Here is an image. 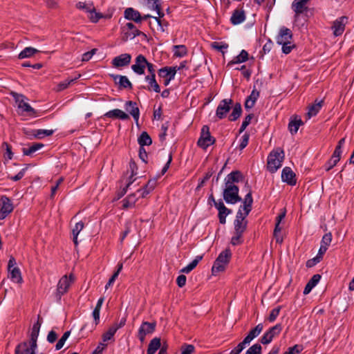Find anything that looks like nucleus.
I'll list each match as a JSON object with an SVG mask.
<instances>
[{
  "label": "nucleus",
  "mask_w": 354,
  "mask_h": 354,
  "mask_svg": "<svg viewBox=\"0 0 354 354\" xmlns=\"http://www.w3.org/2000/svg\"><path fill=\"white\" fill-rule=\"evenodd\" d=\"M248 344L243 340L234 349L231 351L230 354H239Z\"/></svg>",
  "instance_id": "nucleus-59"
},
{
  "label": "nucleus",
  "mask_w": 354,
  "mask_h": 354,
  "mask_svg": "<svg viewBox=\"0 0 354 354\" xmlns=\"http://www.w3.org/2000/svg\"><path fill=\"white\" fill-rule=\"evenodd\" d=\"M248 215L242 212L241 209H239L236 213V219L234 220V232L236 234H243L247 228L248 221L245 218Z\"/></svg>",
  "instance_id": "nucleus-7"
},
{
  "label": "nucleus",
  "mask_w": 354,
  "mask_h": 354,
  "mask_svg": "<svg viewBox=\"0 0 354 354\" xmlns=\"http://www.w3.org/2000/svg\"><path fill=\"white\" fill-rule=\"evenodd\" d=\"M156 185V179H151L142 189L138 190L140 193L142 198H145L150 192H151Z\"/></svg>",
  "instance_id": "nucleus-30"
},
{
  "label": "nucleus",
  "mask_w": 354,
  "mask_h": 354,
  "mask_svg": "<svg viewBox=\"0 0 354 354\" xmlns=\"http://www.w3.org/2000/svg\"><path fill=\"white\" fill-rule=\"evenodd\" d=\"M282 330V326L280 324H277L275 326L270 328L268 331V334L273 339L277 336Z\"/></svg>",
  "instance_id": "nucleus-48"
},
{
  "label": "nucleus",
  "mask_w": 354,
  "mask_h": 354,
  "mask_svg": "<svg viewBox=\"0 0 354 354\" xmlns=\"http://www.w3.org/2000/svg\"><path fill=\"white\" fill-rule=\"evenodd\" d=\"M215 207L218 211L220 223L225 224L226 222V216L232 212V210L227 208L221 200H219L218 203H215Z\"/></svg>",
  "instance_id": "nucleus-19"
},
{
  "label": "nucleus",
  "mask_w": 354,
  "mask_h": 354,
  "mask_svg": "<svg viewBox=\"0 0 354 354\" xmlns=\"http://www.w3.org/2000/svg\"><path fill=\"white\" fill-rule=\"evenodd\" d=\"M125 109L132 115L136 122L138 124L140 111L137 104L132 101H127L125 104Z\"/></svg>",
  "instance_id": "nucleus-23"
},
{
  "label": "nucleus",
  "mask_w": 354,
  "mask_h": 354,
  "mask_svg": "<svg viewBox=\"0 0 354 354\" xmlns=\"http://www.w3.org/2000/svg\"><path fill=\"white\" fill-rule=\"evenodd\" d=\"M212 47L221 53H222L223 55L225 54V50H226L228 48V44L223 42H213L212 44Z\"/></svg>",
  "instance_id": "nucleus-52"
},
{
  "label": "nucleus",
  "mask_w": 354,
  "mask_h": 354,
  "mask_svg": "<svg viewBox=\"0 0 354 354\" xmlns=\"http://www.w3.org/2000/svg\"><path fill=\"white\" fill-rule=\"evenodd\" d=\"M252 202L253 199L252 197V192L250 190L244 198L243 207H241L240 208H243L242 212L245 214V215H248L251 211Z\"/></svg>",
  "instance_id": "nucleus-28"
},
{
  "label": "nucleus",
  "mask_w": 354,
  "mask_h": 354,
  "mask_svg": "<svg viewBox=\"0 0 354 354\" xmlns=\"http://www.w3.org/2000/svg\"><path fill=\"white\" fill-rule=\"evenodd\" d=\"M117 330H117V328L115 327V326H113V325L111 326L109 328V330L103 334V335H102L103 342H107L109 340H111L113 337V336Z\"/></svg>",
  "instance_id": "nucleus-47"
},
{
  "label": "nucleus",
  "mask_w": 354,
  "mask_h": 354,
  "mask_svg": "<svg viewBox=\"0 0 354 354\" xmlns=\"http://www.w3.org/2000/svg\"><path fill=\"white\" fill-rule=\"evenodd\" d=\"M347 21L348 18L346 17H341L333 22L332 29L335 36L337 37L343 34Z\"/></svg>",
  "instance_id": "nucleus-16"
},
{
  "label": "nucleus",
  "mask_w": 354,
  "mask_h": 354,
  "mask_svg": "<svg viewBox=\"0 0 354 354\" xmlns=\"http://www.w3.org/2000/svg\"><path fill=\"white\" fill-rule=\"evenodd\" d=\"M301 351V346L299 345H295L292 347H290L287 351L283 354H296L299 353Z\"/></svg>",
  "instance_id": "nucleus-64"
},
{
  "label": "nucleus",
  "mask_w": 354,
  "mask_h": 354,
  "mask_svg": "<svg viewBox=\"0 0 354 354\" xmlns=\"http://www.w3.org/2000/svg\"><path fill=\"white\" fill-rule=\"evenodd\" d=\"M249 141V134L245 133L241 139V143L239 145L240 150H243L248 144Z\"/></svg>",
  "instance_id": "nucleus-62"
},
{
  "label": "nucleus",
  "mask_w": 354,
  "mask_h": 354,
  "mask_svg": "<svg viewBox=\"0 0 354 354\" xmlns=\"http://www.w3.org/2000/svg\"><path fill=\"white\" fill-rule=\"evenodd\" d=\"M8 271L10 273V278L14 282L21 283L22 277L21 275V272L18 268H13Z\"/></svg>",
  "instance_id": "nucleus-45"
},
{
  "label": "nucleus",
  "mask_w": 354,
  "mask_h": 354,
  "mask_svg": "<svg viewBox=\"0 0 354 354\" xmlns=\"http://www.w3.org/2000/svg\"><path fill=\"white\" fill-rule=\"evenodd\" d=\"M259 96V93L257 90H252L250 96L245 100V108L246 109H250L252 108L255 104L256 100Z\"/></svg>",
  "instance_id": "nucleus-32"
},
{
  "label": "nucleus",
  "mask_w": 354,
  "mask_h": 354,
  "mask_svg": "<svg viewBox=\"0 0 354 354\" xmlns=\"http://www.w3.org/2000/svg\"><path fill=\"white\" fill-rule=\"evenodd\" d=\"M281 308V306H277V308H274L271 310L270 314L268 318L269 322H273L277 319V317L279 315Z\"/></svg>",
  "instance_id": "nucleus-55"
},
{
  "label": "nucleus",
  "mask_w": 354,
  "mask_h": 354,
  "mask_svg": "<svg viewBox=\"0 0 354 354\" xmlns=\"http://www.w3.org/2000/svg\"><path fill=\"white\" fill-rule=\"evenodd\" d=\"M174 55L178 57H183L185 56L187 53V50L185 46L184 45H176L174 46Z\"/></svg>",
  "instance_id": "nucleus-42"
},
{
  "label": "nucleus",
  "mask_w": 354,
  "mask_h": 354,
  "mask_svg": "<svg viewBox=\"0 0 354 354\" xmlns=\"http://www.w3.org/2000/svg\"><path fill=\"white\" fill-rule=\"evenodd\" d=\"M137 201L136 194L129 195L126 198L122 201L123 208L127 209L133 207Z\"/></svg>",
  "instance_id": "nucleus-43"
},
{
  "label": "nucleus",
  "mask_w": 354,
  "mask_h": 354,
  "mask_svg": "<svg viewBox=\"0 0 354 354\" xmlns=\"http://www.w3.org/2000/svg\"><path fill=\"white\" fill-rule=\"evenodd\" d=\"M104 117L109 118H119L123 120L129 119V116L127 113L118 109H113L106 112L104 114Z\"/></svg>",
  "instance_id": "nucleus-25"
},
{
  "label": "nucleus",
  "mask_w": 354,
  "mask_h": 354,
  "mask_svg": "<svg viewBox=\"0 0 354 354\" xmlns=\"http://www.w3.org/2000/svg\"><path fill=\"white\" fill-rule=\"evenodd\" d=\"M239 187L235 185H225L223 190V198L227 203L235 204L242 201L239 196Z\"/></svg>",
  "instance_id": "nucleus-4"
},
{
  "label": "nucleus",
  "mask_w": 354,
  "mask_h": 354,
  "mask_svg": "<svg viewBox=\"0 0 354 354\" xmlns=\"http://www.w3.org/2000/svg\"><path fill=\"white\" fill-rule=\"evenodd\" d=\"M54 133V130L35 129L32 131V136L37 139H41L50 136Z\"/></svg>",
  "instance_id": "nucleus-37"
},
{
  "label": "nucleus",
  "mask_w": 354,
  "mask_h": 354,
  "mask_svg": "<svg viewBox=\"0 0 354 354\" xmlns=\"http://www.w3.org/2000/svg\"><path fill=\"white\" fill-rule=\"evenodd\" d=\"M124 18L133 21L136 23H141L142 17L140 13L133 8H128L124 12Z\"/></svg>",
  "instance_id": "nucleus-22"
},
{
  "label": "nucleus",
  "mask_w": 354,
  "mask_h": 354,
  "mask_svg": "<svg viewBox=\"0 0 354 354\" xmlns=\"http://www.w3.org/2000/svg\"><path fill=\"white\" fill-rule=\"evenodd\" d=\"M262 347L259 344H255L250 347L245 354H261Z\"/></svg>",
  "instance_id": "nucleus-54"
},
{
  "label": "nucleus",
  "mask_w": 354,
  "mask_h": 354,
  "mask_svg": "<svg viewBox=\"0 0 354 354\" xmlns=\"http://www.w3.org/2000/svg\"><path fill=\"white\" fill-rule=\"evenodd\" d=\"M44 147V145L41 143H33L28 148H23V153L25 156H30L35 151L39 150Z\"/></svg>",
  "instance_id": "nucleus-38"
},
{
  "label": "nucleus",
  "mask_w": 354,
  "mask_h": 354,
  "mask_svg": "<svg viewBox=\"0 0 354 354\" xmlns=\"http://www.w3.org/2000/svg\"><path fill=\"white\" fill-rule=\"evenodd\" d=\"M321 260L322 259L319 258V257L316 256L315 257L310 259L306 261V267L307 268H313L316 264L319 263L321 261Z\"/></svg>",
  "instance_id": "nucleus-63"
},
{
  "label": "nucleus",
  "mask_w": 354,
  "mask_h": 354,
  "mask_svg": "<svg viewBox=\"0 0 354 354\" xmlns=\"http://www.w3.org/2000/svg\"><path fill=\"white\" fill-rule=\"evenodd\" d=\"M148 4L152 10H154L157 12L158 17H153V19L158 23L161 31L164 32L165 30V26H167V24H163L162 21L160 20V17L164 16V13L161 10V0H149Z\"/></svg>",
  "instance_id": "nucleus-10"
},
{
  "label": "nucleus",
  "mask_w": 354,
  "mask_h": 354,
  "mask_svg": "<svg viewBox=\"0 0 354 354\" xmlns=\"http://www.w3.org/2000/svg\"><path fill=\"white\" fill-rule=\"evenodd\" d=\"M202 259H203V256H201V255L196 256V258L190 263H189L187 266L184 267L180 270V272L187 273V274L190 272L192 270H193L196 267V266L198 265V263Z\"/></svg>",
  "instance_id": "nucleus-36"
},
{
  "label": "nucleus",
  "mask_w": 354,
  "mask_h": 354,
  "mask_svg": "<svg viewBox=\"0 0 354 354\" xmlns=\"http://www.w3.org/2000/svg\"><path fill=\"white\" fill-rule=\"evenodd\" d=\"M14 209L11 200L6 196H1L0 199V219L3 220L10 214Z\"/></svg>",
  "instance_id": "nucleus-9"
},
{
  "label": "nucleus",
  "mask_w": 354,
  "mask_h": 354,
  "mask_svg": "<svg viewBox=\"0 0 354 354\" xmlns=\"http://www.w3.org/2000/svg\"><path fill=\"white\" fill-rule=\"evenodd\" d=\"M40 52V50L32 48V47H26L21 53L19 54L18 57L19 59H25L28 58L33 56L35 53Z\"/></svg>",
  "instance_id": "nucleus-34"
},
{
  "label": "nucleus",
  "mask_w": 354,
  "mask_h": 354,
  "mask_svg": "<svg viewBox=\"0 0 354 354\" xmlns=\"http://www.w3.org/2000/svg\"><path fill=\"white\" fill-rule=\"evenodd\" d=\"M42 323V318L38 315L37 322L32 326L30 339L28 342L32 343L34 346L37 345V338L39 334L40 327Z\"/></svg>",
  "instance_id": "nucleus-20"
},
{
  "label": "nucleus",
  "mask_w": 354,
  "mask_h": 354,
  "mask_svg": "<svg viewBox=\"0 0 354 354\" xmlns=\"http://www.w3.org/2000/svg\"><path fill=\"white\" fill-rule=\"evenodd\" d=\"M77 79V77H75V78H71V79L68 78V79L63 80L59 84V88H66L68 86H74L76 82L75 81Z\"/></svg>",
  "instance_id": "nucleus-50"
},
{
  "label": "nucleus",
  "mask_w": 354,
  "mask_h": 354,
  "mask_svg": "<svg viewBox=\"0 0 354 354\" xmlns=\"http://www.w3.org/2000/svg\"><path fill=\"white\" fill-rule=\"evenodd\" d=\"M176 73V66L162 67L158 71V81L160 83H162L163 86H167L174 79Z\"/></svg>",
  "instance_id": "nucleus-3"
},
{
  "label": "nucleus",
  "mask_w": 354,
  "mask_h": 354,
  "mask_svg": "<svg viewBox=\"0 0 354 354\" xmlns=\"http://www.w3.org/2000/svg\"><path fill=\"white\" fill-rule=\"evenodd\" d=\"M232 100L230 98L224 99L221 101L216 111V115L218 119H223L232 107Z\"/></svg>",
  "instance_id": "nucleus-14"
},
{
  "label": "nucleus",
  "mask_w": 354,
  "mask_h": 354,
  "mask_svg": "<svg viewBox=\"0 0 354 354\" xmlns=\"http://www.w3.org/2000/svg\"><path fill=\"white\" fill-rule=\"evenodd\" d=\"M243 178L239 171H234L229 174L225 178V185H234V183L239 182Z\"/></svg>",
  "instance_id": "nucleus-27"
},
{
  "label": "nucleus",
  "mask_w": 354,
  "mask_h": 354,
  "mask_svg": "<svg viewBox=\"0 0 354 354\" xmlns=\"http://www.w3.org/2000/svg\"><path fill=\"white\" fill-rule=\"evenodd\" d=\"M147 68L149 75L145 77V81L148 83L149 86L151 88H160V85L156 79V66L153 64L147 61Z\"/></svg>",
  "instance_id": "nucleus-12"
},
{
  "label": "nucleus",
  "mask_w": 354,
  "mask_h": 354,
  "mask_svg": "<svg viewBox=\"0 0 354 354\" xmlns=\"http://www.w3.org/2000/svg\"><path fill=\"white\" fill-rule=\"evenodd\" d=\"M310 0H294L291 4V8L295 12L294 15V24L297 26L300 24L301 19L304 22L306 21V13L308 11L307 3Z\"/></svg>",
  "instance_id": "nucleus-1"
},
{
  "label": "nucleus",
  "mask_w": 354,
  "mask_h": 354,
  "mask_svg": "<svg viewBox=\"0 0 354 354\" xmlns=\"http://www.w3.org/2000/svg\"><path fill=\"white\" fill-rule=\"evenodd\" d=\"M245 20V11L243 9L235 10L230 18V21L233 25H238Z\"/></svg>",
  "instance_id": "nucleus-24"
},
{
  "label": "nucleus",
  "mask_w": 354,
  "mask_h": 354,
  "mask_svg": "<svg viewBox=\"0 0 354 354\" xmlns=\"http://www.w3.org/2000/svg\"><path fill=\"white\" fill-rule=\"evenodd\" d=\"M73 281L74 278L72 275H70L69 277H68L66 275H64L60 279V280L58 282L57 288V295L59 298L61 297L62 295H63L68 291L70 286Z\"/></svg>",
  "instance_id": "nucleus-13"
},
{
  "label": "nucleus",
  "mask_w": 354,
  "mask_h": 354,
  "mask_svg": "<svg viewBox=\"0 0 354 354\" xmlns=\"http://www.w3.org/2000/svg\"><path fill=\"white\" fill-rule=\"evenodd\" d=\"M12 95L15 98L16 102L18 103L19 108L22 109L24 111L28 112L31 114H35V111L27 102L24 101L25 97L23 95L18 94L17 93L11 92Z\"/></svg>",
  "instance_id": "nucleus-17"
},
{
  "label": "nucleus",
  "mask_w": 354,
  "mask_h": 354,
  "mask_svg": "<svg viewBox=\"0 0 354 354\" xmlns=\"http://www.w3.org/2000/svg\"><path fill=\"white\" fill-rule=\"evenodd\" d=\"M146 66H147L146 57L142 55H139L135 59V64L131 66V69L135 73L142 75L145 73Z\"/></svg>",
  "instance_id": "nucleus-15"
},
{
  "label": "nucleus",
  "mask_w": 354,
  "mask_h": 354,
  "mask_svg": "<svg viewBox=\"0 0 354 354\" xmlns=\"http://www.w3.org/2000/svg\"><path fill=\"white\" fill-rule=\"evenodd\" d=\"M292 39V31L285 27L280 28L278 35L276 37V42L279 44H291Z\"/></svg>",
  "instance_id": "nucleus-11"
},
{
  "label": "nucleus",
  "mask_w": 354,
  "mask_h": 354,
  "mask_svg": "<svg viewBox=\"0 0 354 354\" xmlns=\"http://www.w3.org/2000/svg\"><path fill=\"white\" fill-rule=\"evenodd\" d=\"M122 31L124 34L123 39L127 41L128 39H133L136 36H142L144 39H147V35L144 32L140 31L131 22L127 23L122 27Z\"/></svg>",
  "instance_id": "nucleus-5"
},
{
  "label": "nucleus",
  "mask_w": 354,
  "mask_h": 354,
  "mask_svg": "<svg viewBox=\"0 0 354 354\" xmlns=\"http://www.w3.org/2000/svg\"><path fill=\"white\" fill-rule=\"evenodd\" d=\"M84 223L82 221H80L75 224V227L73 229V240L75 245L78 244L77 242V236L79 233L83 230L84 228Z\"/></svg>",
  "instance_id": "nucleus-44"
},
{
  "label": "nucleus",
  "mask_w": 354,
  "mask_h": 354,
  "mask_svg": "<svg viewBox=\"0 0 354 354\" xmlns=\"http://www.w3.org/2000/svg\"><path fill=\"white\" fill-rule=\"evenodd\" d=\"M140 147L149 146L152 143V140L147 132L143 131L138 139Z\"/></svg>",
  "instance_id": "nucleus-35"
},
{
  "label": "nucleus",
  "mask_w": 354,
  "mask_h": 354,
  "mask_svg": "<svg viewBox=\"0 0 354 354\" xmlns=\"http://www.w3.org/2000/svg\"><path fill=\"white\" fill-rule=\"evenodd\" d=\"M131 60V56L129 53L121 54L112 60V65L115 68H122L128 66Z\"/></svg>",
  "instance_id": "nucleus-18"
},
{
  "label": "nucleus",
  "mask_w": 354,
  "mask_h": 354,
  "mask_svg": "<svg viewBox=\"0 0 354 354\" xmlns=\"http://www.w3.org/2000/svg\"><path fill=\"white\" fill-rule=\"evenodd\" d=\"M248 59V53L246 50H242L240 54L236 56L231 64H238L245 62Z\"/></svg>",
  "instance_id": "nucleus-46"
},
{
  "label": "nucleus",
  "mask_w": 354,
  "mask_h": 354,
  "mask_svg": "<svg viewBox=\"0 0 354 354\" xmlns=\"http://www.w3.org/2000/svg\"><path fill=\"white\" fill-rule=\"evenodd\" d=\"M263 326L262 324H259L253 329H252L248 335L244 338L243 341L248 345L252 339L259 336L263 330Z\"/></svg>",
  "instance_id": "nucleus-26"
},
{
  "label": "nucleus",
  "mask_w": 354,
  "mask_h": 354,
  "mask_svg": "<svg viewBox=\"0 0 354 354\" xmlns=\"http://www.w3.org/2000/svg\"><path fill=\"white\" fill-rule=\"evenodd\" d=\"M215 141V138L210 135L209 127L207 125L203 126L201 129V136L197 142L198 145L203 149H206L209 146L213 145Z\"/></svg>",
  "instance_id": "nucleus-6"
},
{
  "label": "nucleus",
  "mask_w": 354,
  "mask_h": 354,
  "mask_svg": "<svg viewBox=\"0 0 354 354\" xmlns=\"http://www.w3.org/2000/svg\"><path fill=\"white\" fill-rule=\"evenodd\" d=\"M161 346L160 338L155 337L152 339L149 344L147 353V354H155L158 349Z\"/></svg>",
  "instance_id": "nucleus-31"
},
{
  "label": "nucleus",
  "mask_w": 354,
  "mask_h": 354,
  "mask_svg": "<svg viewBox=\"0 0 354 354\" xmlns=\"http://www.w3.org/2000/svg\"><path fill=\"white\" fill-rule=\"evenodd\" d=\"M76 8L80 10H84L86 12L94 10V6L93 5V3L86 4L81 1L78 2L76 4Z\"/></svg>",
  "instance_id": "nucleus-51"
},
{
  "label": "nucleus",
  "mask_w": 354,
  "mask_h": 354,
  "mask_svg": "<svg viewBox=\"0 0 354 354\" xmlns=\"http://www.w3.org/2000/svg\"><path fill=\"white\" fill-rule=\"evenodd\" d=\"M113 80L115 84L123 87L124 88H131L132 84L126 76L123 75H113Z\"/></svg>",
  "instance_id": "nucleus-29"
},
{
  "label": "nucleus",
  "mask_w": 354,
  "mask_h": 354,
  "mask_svg": "<svg viewBox=\"0 0 354 354\" xmlns=\"http://www.w3.org/2000/svg\"><path fill=\"white\" fill-rule=\"evenodd\" d=\"M194 351V346L192 344H185L181 346L180 354H192Z\"/></svg>",
  "instance_id": "nucleus-61"
},
{
  "label": "nucleus",
  "mask_w": 354,
  "mask_h": 354,
  "mask_svg": "<svg viewBox=\"0 0 354 354\" xmlns=\"http://www.w3.org/2000/svg\"><path fill=\"white\" fill-rule=\"evenodd\" d=\"M284 158V152L281 149L272 151L268 157V169L274 173L281 167Z\"/></svg>",
  "instance_id": "nucleus-2"
},
{
  "label": "nucleus",
  "mask_w": 354,
  "mask_h": 354,
  "mask_svg": "<svg viewBox=\"0 0 354 354\" xmlns=\"http://www.w3.org/2000/svg\"><path fill=\"white\" fill-rule=\"evenodd\" d=\"M231 257V252L230 250H225L223 251L216 259V261L218 263H222L227 266L228 263Z\"/></svg>",
  "instance_id": "nucleus-39"
},
{
  "label": "nucleus",
  "mask_w": 354,
  "mask_h": 354,
  "mask_svg": "<svg viewBox=\"0 0 354 354\" xmlns=\"http://www.w3.org/2000/svg\"><path fill=\"white\" fill-rule=\"evenodd\" d=\"M253 118V115L252 114H249L248 115L244 120L242 122V124L241 126V128H240V130H239V132L241 133L243 132L245 129L246 127L249 125V124L251 122V120Z\"/></svg>",
  "instance_id": "nucleus-60"
},
{
  "label": "nucleus",
  "mask_w": 354,
  "mask_h": 354,
  "mask_svg": "<svg viewBox=\"0 0 354 354\" xmlns=\"http://www.w3.org/2000/svg\"><path fill=\"white\" fill-rule=\"evenodd\" d=\"M156 323L143 322L139 328L138 337L140 341L143 343L147 335L152 334L156 329Z\"/></svg>",
  "instance_id": "nucleus-8"
},
{
  "label": "nucleus",
  "mask_w": 354,
  "mask_h": 354,
  "mask_svg": "<svg viewBox=\"0 0 354 354\" xmlns=\"http://www.w3.org/2000/svg\"><path fill=\"white\" fill-rule=\"evenodd\" d=\"M332 241V234L330 232L325 234L322 239L321 245L328 248Z\"/></svg>",
  "instance_id": "nucleus-56"
},
{
  "label": "nucleus",
  "mask_w": 354,
  "mask_h": 354,
  "mask_svg": "<svg viewBox=\"0 0 354 354\" xmlns=\"http://www.w3.org/2000/svg\"><path fill=\"white\" fill-rule=\"evenodd\" d=\"M225 267H226V265H225L222 263H218L215 261L214 263V265L212 266V272L213 274L215 275L220 272L224 271L225 269Z\"/></svg>",
  "instance_id": "nucleus-49"
},
{
  "label": "nucleus",
  "mask_w": 354,
  "mask_h": 354,
  "mask_svg": "<svg viewBox=\"0 0 354 354\" xmlns=\"http://www.w3.org/2000/svg\"><path fill=\"white\" fill-rule=\"evenodd\" d=\"M70 334H71V332L70 331H66L64 333V335H62V337L59 339V341L57 342L56 346H55V348L56 350H59L61 349L63 346L65 344V342L66 341V339L68 338V337L70 336Z\"/></svg>",
  "instance_id": "nucleus-53"
},
{
  "label": "nucleus",
  "mask_w": 354,
  "mask_h": 354,
  "mask_svg": "<svg viewBox=\"0 0 354 354\" xmlns=\"http://www.w3.org/2000/svg\"><path fill=\"white\" fill-rule=\"evenodd\" d=\"M322 102L323 100L317 101L316 100L315 103L310 106L308 112V115L309 118L312 116L315 115L319 112L322 106Z\"/></svg>",
  "instance_id": "nucleus-41"
},
{
  "label": "nucleus",
  "mask_w": 354,
  "mask_h": 354,
  "mask_svg": "<svg viewBox=\"0 0 354 354\" xmlns=\"http://www.w3.org/2000/svg\"><path fill=\"white\" fill-rule=\"evenodd\" d=\"M88 13H89L88 18L93 23L97 22L99 21V19L102 17V15L100 13L95 12V8H94L93 11H90V12H88Z\"/></svg>",
  "instance_id": "nucleus-58"
},
{
  "label": "nucleus",
  "mask_w": 354,
  "mask_h": 354,
  "mask_svg": "<svg viewBox=\"0 0 354 354\" xmlns=\"http://www.w3.org/2000/svg\"><path fill=\"white\" fill-rule=\"evenodd\" d=\"M303 124V122L301 119H297L296 117L292 119L288 124V129L291 134H295L301 125Z\"/></svg>",
  "instance_id": "nucleus-33"
},
{
  "label": "nucleus",
  "mask_w": 354,
  "mask_h": 354,
  "mask_svg": "<svg viewBox=\"0 0 354 354\" xmlns=\"http://www.w3.org/2000/svg\"><path fill=\"white\" fill-rule=\"evenodd\" d=\"M243 234H236L234 232V236L231 239V244L233 245H238L243 243L242 239Z\"/></svg>",
  "instance_id": "nucleus-57"
},
{
  "label": "nucleus",
  "mask_w": 354,
  "mask_h": 354,
  "mask_svg": "<svg viewBox=\"0 0 354 354\" xmlns=\"http://www.w3.org/2000/svg\"><path fill=\"white\" fill-rule=\"evenodd\" d=\"M242 112L241 105L240 103H236L232 109V112L229 116V120L230 121L236 120L241 115Z\"/></svg>",
  "instance_id": "nucleus-40"
},
{
  "label": "nucleus",
  "mask_w": 354,
  "mask_h": 354,
  "mask_svg": "<svg viewBox=\"0 0 354 354\" xmlns=\"http://www.w3.org/2000/svg\"><path fill=\"white\" fill-rule=\"evenodd\" d=\"M281 178L283 182H286L290 185H295L297 183L295 174L288 167H286L283 169Z\"/></svg>",
  "instance_id": "nucleus-21"
}]
</instances>
